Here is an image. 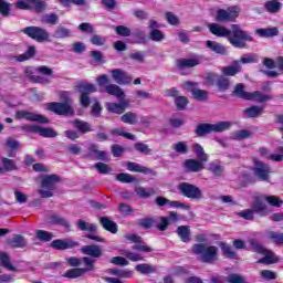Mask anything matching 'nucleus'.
<instances>
[{
    "instance_id": "f257e3e1",
    "label": "nucleus",
    "mask_w": 283,
    "mask_h": 283,
    "mask_svg": "<svg viewBox=\"0 0 283 283\" xmlns=\"http://www.w3.org/2000/svg\"><path fill=\"white\" fill-rule=\"evenodd\" d=\"M209 32L219 39H228L230 45L239 50L247 49V43H253L249 32L242 30L240 24H231V30L219 23L208 24Z\"/></svg>"
},
{
    "instance_id": "f03ea898",
    "label": "nucleus",
    "mask_w": 283,
    "mask_h": 283,
    "mask_svg": "<svg viewBox=\"0 0 283 283\" xmlns=\"http://www.w3.org/2000/svg\"><path fill=\"white\" fill-rule=\"evenodd\" d=\"M195 243L191 247V253L198 258L202 264H216L218 262V247L208 245L209 239L205 233H198L195 237Z\"/></svg>"
},
{
    "instance_id": "7ed1b4c3",
    "label": "nucleus",
    "mask_w": 283,
    "mask_h": 283,
    "mask_svg": "<svg viewBox=\"0 0 283 283\" xmlns=\"http://www.w3.org/2000/svg\"><path fill=\"white\" fill-rule=\"evenodd\" d=\"M192 151L196 154L197 159H186L184 161V169L188 174H200L205 169V163L209 161V155L205 153V148L198 143L192 145Z\"/></svg>"
},
{
    "instance_id": "20e7f679",
    "label": "nucleus",
    "mask_w": 283,
    "mask_h": 283,
    "mask_svg": "<svg viewBox=\"0 0 283 283\" xmlns=\"http://www.w3.org/2000/svg\"><path fill=\"white\" fill-rule=\"evenodd\" d=\"M271 211L269 210V207L260 197H255L254 201L251 205V209H245L241 212H238L237 216L239 218H243V220L253 221L255 220V214L260 218H266Z\"/></svg>"
},
{
    "instance_id": "39448f33",
    "label": "nucleus",
    "mask_w": 283,
    "mask_h": 283,
    "mask_svg": "<svg viewBox=\"0 0 283 283\" xmlns=\"http://www.w3.org/2000/svg\"><path fill=\"white\" fill-rule=\"evenodd\" d=\"M61 98L63 102H51L46 104L49 112L56 114V116H74V107L72 106V99L67 93H62Z\"/></svg>"
},
{
    "instance_id": "423d86ee",
    "label": "nucleus",
    "mask_w": 283,
    "mask_h": 283,
    "mask_svg": "<svg viewBox=\"0 0 283 283\" xmlns=\"http://www.w3.org/2000/svg\"><path fill=\"white\" fill-rule=\"evenodd\" d=\"M231 128V122H218L217 124L201 123L195 129L198 138H205L208 134H222Z\"/></svg>"
},
{
    "instance_id": "0eeeda50",
    "label": "nucleus",
    "mask_w": 283,
    "mask_h": 283,
    "mask_svg": "<svg viewBox=\"0 0 283 283\" xmlns=\"http://www.w3.org/2000/svg\"><path fill=\"white\" fill-rule=\"evenodd\" d=\"M61 182V177L59 175H45L42 177L41 187L42 189L38 190L41 198H52L56 185Z\"/></svg>"
},
{
    "instance_id": "6e6552de",
    "label": "nucleus",
    "mask_w": 283,
    "mask_h": 283,
    "mask_svg": "<svg viewBox=\"0 0 283 283\" xmlns=\"http://www.w3.org/2000/svg\"><path fill=\"white\" fill-rule=\"evenodd\" d=\"M206 81L211 87L216 85V91L220 92L221 94H224V92H229V90H231V80L224 75L218 76L216 73H208Z\"/></svg>"
},
{
    "instance_id": "1a4fd4ad",
    "label": "nucleus",
    "mask_w": 283,
    "mask_h": 283,
    "mask_svg": "<svg viewBox=\"0 0 283 283\" xmlns=\"http://www.w3.org/2000/svg\"><path fill=\"white\" fill-rule=\"evenodd\" d=\"M21 32L22 34H25V36H29V39L36 41V43L50 42V33L48 32V30L41 27H36V25L27 27L22 29Z\"/></svg>"
},
{
    "instance_id": "9d476101",
    "label": "nucleus",
    "mask_w": 283,
    "mask_h": 283,
    "mask_svg": "<svg viewBox=\"0 0 283 283\" xmlns=\"http://www.w3.org/2000/svg\"><path fill=\"white\" fill-rule=\"evenodd\" d=\"M84 264L85 268H73L67 270L62 277H67L69 280H76V277H83L85 273H90L91 271H94L96 264V261L92 258H84Z\"/></svg>"
},
{
    "instance_id": "9b49d317",
    "label": "nucleus",
    "mask_w": 283,
    "mask_h": 283,
    "mask_svg": "<svg viewBox=\"0 0 283 283\" xmlns=\"http://www.w3.org/2000/svg\"><path fill=\"white\" fill-rule=\"evenodd\" d=\"M240 17V8L228 7L227 9H218L214 21L217 23H235V19Z\"/></svg>"
},
{
    "instance_id": "f8f14e48",
    "label": "nucleus",
    "mask_w": 283,
    "mask_h": 283,
    "mask_svg": "<svg viewBox=\"0 0 283 283\" xmlns=\"http://www.w3.org/2000/svg\"><path fill=\"white\" fill-rule=\"evenodd\" d=\"M177 189L181 196L189 198V200H202L205 198L202 190H200L198 186L189 182H180Z\"/></svg>"
},
{
    "instance_id": "ddd939ff",
    "label": "nucleus",
    "mask_w": 283,
    "mask_h": 283,
    "mask_svg": "<svg viewBox=\"0 0 283 283\" xmlns=\"http://www.w3.org/2000/svg\"><path fill=\"white\" fill-rule=\"evenodd\" d=\"M15 8L18 10H32L40 14L41 12H45V9L48 8V3L43 0H19L15 3Z\"/></svg>"
},
{
    "instance_id": "4468645a",
    "label": "nucleus",
    "mask_w": 283,
    "mask_h": 283,
    "mask_svg": "<svg viewBox=\"0 0 283 283\" xmlns=\"http://www.w3.org/2000/svg\"><path fill=\"white\" fill-rule=\"evenodd\" d=\"M170 222H180V216H178V212L170 211L168 217H155V227L158 231H165L166 229H169Z\"/></svg>"
},
{
    "instance_id": "2eb2a0df",
    "label": "nucleus",
    "mask_w": 283,
    "mask_h": 283,
    "mask_svg": "<svg viewBox=\"0 0 283 283\" xmlns=\"http://www.w3.org/2000/svg\"><path fill=\"white\" fill-rule=\"evenodd\" d=\"M15 118L18 120L24 118V120H29L30 123H41L42 125H48V123H50V119L44 115L35 114L28 111H18L15 113Z\"/></svg>"
},
{
    "instance_id": "dca6fc26",
    "label": "nucleus",
    "mask_w": 283,
    "mask_h": 283,
    "mask_svg": "<svg viewBox=\"0 0 283 283\" xmlns=\"http://www.w3.org/2000/svg\"><path fill=\"white\" fill-rule=\"evenodd\" d=\"M77 87L81 92L80 103L82 107H87L91 103L90 94H94V92H98V87L92 83L80 84Z\"/></svg>"
},
{
    "instance_id": "f3484780",
    "label": "nucleus",
    "mask_w": 283,
    "mask_h": 283,
    "mask_svg": "<svg viewBox=\"0 0 283 283\" xmlns=\"http://www.w3.org/2000/svg\"><path fill=\"white\" fill-rule=\"evenodd\" d=\"M252 171H254V176H256V178H259L261 181H266L271 178V166L262 161L256 160Z\"/></svg>"
},
{
    "instance_id": "a211bd4d",
    "label": "nucleus",
    "mask_w": 283,
    "mask_h": 283,
    "mask_svg": "<svg viewBox=\"0 0 283 283\" xmlns=\"http://www.w3.org/2000/svg\"><path fill=\"white\" fill-rule=\"evenodd\" d=\"M81 243L72 239H55L51 242V248L55 251H67V249H76Z\"/></svg>"
},
{
    "instance_id": "6ab92c4d",
    "label": "nucleus",
    "mask_w": 283,
    "mask_h": 283,
    "mask_svg": "<svg viewBox=\"0 0 283 283\" xmlns=\"http://www.w3.org/2000/svg\"><path fill=\"white\" fill-rule=\"evenodd\" d=\"M126 239L135 243V245L132 247L133 251H142V253H151V251H154L151 247L145 245V240L138 234H129Z\"/></svg>"
},
{
    "instance_id": "aec40b11",
    "label": "nucleus",
    "mask_w": 283,
    "mask_h": 283,
    "mask_svg": "<svg viewBox=\"0 0 283 283\" xmlns=\"http://www.w3.org/2000/svg\"><path fill=\"white\" fill-rule=\"evenodd\" d=\"M126 169L132 174H144L145 176H156V170L147 168L138 163L127 161Z\"/></svg>"
},
{
    "instance_id": "412c9836",
    "label": "nucleus",
    "mask_w": 283,
    "mask_h": 283,
    "mask_svg": "<svg viewBox=\"0 0 283 283\" xmlns=\"http://www.w3.org/2000/svg\"><path fill=\"white\" fill-rule=\"evenodd\" d=\"M112 78L117 83V85H129L134 78L127 74V72L120 70V69H115L111 71Z\"/></svg>"
},
{
    "instance_id": "4be33fe9",
    "label": "nucleus",
    "mask_w": 283,
    "mask_h": 283,
    "mask_svg": "<svg viewBox=\"0 0 283 283\" xmlns=\"http://www.w3.org/2000/svg\"><path fill=\"white\" fill-rule=\"evenodd\" d=\"M275 153L276 154H269V148H259V154L260 156H263V158L272 160L273 163H283V146H279L275 149Z\"/></svg>"
},
{
    "instance_id": "5701e85b",
    "label": "nucleus",
    "mask_w": 283,
    "mask_h": 283,
    "mask_svg": "<svg viewBox=\"0 0 283 283\" xmlns=\"http://www.w3.org/2000/svg\"><path fill=\"white\" fill-rule=\"evenodd\" d=\"M200 65L199 55H193L190 59H178L176 61V67L178 70H189L190 67H198Z\"/></svg>"
},
{
    "instance_id": "b1692460",
    "label": "nucleus",
    "mask_w": 283,
    "mask_h": 283,
    "mask_svg": "<svg viewBox=\"0 0 283 283\" xmlns=\"http://www.w3.org/2000/svg\"><path fill=\"white\" fill-rule=\"evenodd\" d=\"M155 203L157 205V207H167V205H169V207H174V209L189 210V206H187L180 201H171L165 197H157L155 199Z\"/></svg>"
},
{
    "instance_id": "393cba45",
    "label": "nucleus",
    "mask_w": 283,
    "mask_h": 283,
    "mask_svg": "<svg viewBox=\"0 0 283 283\" xmlns=\"http://www.w3.org/2000/svg\"><path fill=\"white\" fill-rule=\"evenodd\" d=\"M80 251L83 255H90L91 258H101L103 255V250L97 244L84 245Z\"/></svg>"
},
{
    "instance_id": "a878e982",
    "label": "nucleus",
    "mask_w": 283,
    "mask_h": 283,
    "mask_svg": "<svg viewBox=\"0 0 283 283\" xmlns=\"http://www.w3.org/2000/svg\"><path fill=\"white\" fill-rule=\"evenodd\" d=\"M129 107V102L123 101L119 104L118 103H107L106 104V109L111 114H125V109Z\"/></svg>"
},
{
    "instance_id": "bb28decb",
    "label": "nucleus",
    "mask_w": 283,
    "mask_h": 283,
    "mask_svg": "<svg viewBox=\"0 0 283 283\" xmlns=\"http://www.w3.org/2000/svg\"><path fill=\"white\" fill-rule=\"evenodd\" d=\"M231 96H234V98H241L242 101H249L251 98V92H247V87L243 83L235 84Z\"/></svg>"
},
{
    "instance_id": "cd10ccee",
    "label": "nucleus",
    "mask_w": 283,
    "mask_h": 283,
    "mask_svg": "<svg viewBox=\"0 0 283 283\" xmlns=\"http://www.w3.org/2000/svg\"><path fill=\"white\" fill-rule=\"evenodd\" d=\"M7 244L11 249H25L28 247L25 238L21 234H14L12 238L7 239Z\"/></svg>"
},
{
    "instance_id": "c85d7f7f",
    "label": "nucleus",
    "mask_w": 283,
    "mask_h": 283,
    "mask_svg": "<svg viewBox=\"0 0 283 283\" xmlns=\"http://www.w3.org/2000/svg\"><path fill=\"white\" fill-rule=\"evenodd\" d=\"M99 224L105 231H108V233H118V224L114 220L109 219V217H101Z\"/></svg>"
},
{
    "instance_id": "c756f323",
    "label": "nucleus",
    "mask_w": 283,
    "mask_h": 283,
    "mask_svg": "<svg viewBox=\"0 0 283 283\" xmlns=\"http://www.w3.org/2000/svg\"><path fill=\"white\" fill-rule=\"evenodd\" d=\"M219 248L222 251L223 258H228L229 260H240V256H238V252L233 251V248H231V245H229L227 242H219Z\"/></svg>"
},
{
    "instance_id": "7c9ffc66",
    "label": "nucleus",
    "mask_w": 283,
    "mask_h": 283,
    "mask_svg": "<svg viewBox=\"0 0 283 283\" xmlns=\"http://www.w3.org/2000/svg\"><path fill=\"white\" fill-rule=\"evenodd\" d=\"M176 233L178 238H180L181 242H185V244H189V242H191V227L179 226Z\"/></svg>"
},
{
    "instance_id": "2f4dec72",
    "label": "nucleus",
    "mask_w": 283,
    "mask_h": 283,
    "mask_svg": "<svg viewBox=\"0 0 283 283\" xmlns=\"http://www.w3.org/2000/svg\"><path fill=\"white\" fill-rule=\"evenodd\" d=\"M206 48H208V50H211V52H214V54H220L221 56H224V54H227V48L216 41L208 40L206 42Z\"/></svg>"
},
{
    "instance_id": "473e14b6",
    "label": "nucleus",
    "mask_w": 283,
    "mask_h": 283,
    "mask_svg": "<svg viewBox=\"0 0 283 283\" xmlns=\"http://www.w3.org/2000/svg\"><path fill=\"white\" fill-rule=\"evenodd\" d=\"M255 34H258L262 39H271L280 34V29H277V27L266 28V29H256Z\"/></svg>"
},
{
    "instance_id": "72a5a7b5",
    "label": "nucleus",
    "mask_w": 283,
    "mask_h": 283,
    "mask_svg": "<svg viewBox=\"0 0 283 283\" xmlns=\"http://www.w3.org/2000/svg\"><path fill=\"white\" fill-rule=\"evenodd\" d=\"M264 112V107L252 105L243 111L245 118H258Z\"/></svg>"
},
{
    "instance_id": "f704fd0d",
    "label": "nucleus",
    "mask_w": 283,
    "mask_h": 283,
    "mask_svg": "<svg viewBox=\"0 0 283 283\" xmlns=\"http://www.w3.org/2000/svg\"><path fill=\"white\" fill-rule=\"evenodd\" d=\"M263 255L264 258L259 260V264H277V262H280V258L275 256V253L269 249L263 253Z\"/></svg>"
},
{
    "instance_id": "c9c22d12",
    "label": "nucleus",
    "mask_w": 283,
    "mask_h": 283,
    "mask_svg": "<svg viewBox=\"0 0 283 283\" xmlns=\"http://www.w3.org/2000/svg\"><path fill=\"white\" fill-rule=\"evenodd\" d=\"M222 76H235V74H240L242 72V66L235 62L233 65L224 66L221 69Z\"/></svg>"
},
{
    "instance_id": "e433bc0d",
    "label": "nucleus",
    "mask_w": 283,
    "mask_h": 283,
    "mask_svg": "<svg viewBox=\"0 0 283 283\" xmlns=\"http://www.w3.org/2000/svg\"><path fill=\"white\" fill-rule=\"evenodd\" d=\"M106 94H109V96H117V98H124L125 92H123V88L116 84H109L105 86Z\"/></svg>"
},
{
    "instance_id": "4c0bfd02",
    "label": "nucleus",
    "mask_w": 283,
    "mask_h": 283,
    "mask_svg": "<svg viewBox=\"0 0 283 283\" xmlns=\"http://www.w3.org/2000/svg\"><path fill=\"white\" fill-rule=\"evenodd\" d=\"M249 101H256V103H266V101H273L271 95H266L260 91H254L250 93Z\"/></svg>"
},
{
    "instance_id": "58836bf2",
    "label": "nucleus",
    "mask_w": 283,
    "mask_h": 283,
    "mask_svg": "<svg viewBox=\"0 0 283 283\" xmlns=\"http://www.w3.org/2000/svg\"><path fill=\"white\" fill-rule=\"evenodd\" d=\"M264 8L270 12V14H277V12L282 10V2L277 0H270L265 2Z\"/></svg>"
},
{
    "instance_id": "ea45409f",
    "label": "nucleus",
    "mask_w": 283,
    "mask_h": 283,
    "mask_svg": "<svg viewBox=\"0 0 283 283\" xmlns=\"http://www.w3.org/2000/svg\"><path fill=\"white\" fill-rule=\"evenodd\" d=\"M73 126L76 130H78L82 134H88V132H92V125H90V123L84 122L82 119L73 120Z\"/></svg>"
},
{
    "instance_id": "a19ab883",
    "label": "nucleus",
    "mask_w": 283,
    "mask_h": 283,
    "mask_svg": "<svg viewBox=\"0 0 283 283\" xmlns=\"http://www.w3.org/2000/svg\"><path fill=\"white\" fill-rule=\"evenodd\" d=\"M50 222H51V224H59L60 227H64V229H67V231H70V229L72 227L70 224V222L67 221V219L60 217L57 214H52L50 217Z\"/></svg>"
},
{
    "instance_id": "79ce46f5",
    "label": "nucleus",
    "mask_w": 283,
    "mask_h": 283,
    "mask_svg": "<svg viewBox=\"0 0 283 283\" xmlns=\"http://www.w3.org/2000/svg\"><path fill=\"white\" fill-rule=\"evenodd\" d=\"M77 229L80 231H88L90 233H96L97 227L95 223H87L86 221L78 219Z\"/></svg>"
},
{
    "instance_id": "37998d69",
    "label": "nucleus",
    "mask_w": 283,
    "mask_h": 283,
    "mask_svg": "<svg viewBox=\"0 0 283 283\" xmlns=\"http://www.w3.org/2000/svg\"><path fill=\"white\" fill-rule=\"evenodd\" d=\"M135 271H137V273H142V275H149L151 273H156V268L151 264L140 263L135 266Z\"/></svg>"
},
{
    "instance_id": "c03bdc74",
    "label": "nucleus",
    "mask_w": 283,
    "mask_h": 283,
    "mask_svg": "<svg viewBox=\"0 0 283 283\" xmlns=\"http://www.w3.org/2000/svg\"><path fill=\"white\" fill-rule=\"evenodd\" d=\"M34 56H36V48L28 46L24 53L18 55V61L23 63V61H30V59H34Z\"/></svg>"
},
{
    "instance_id": "a18cd8bd",
    "label": "nucleus",
    "mask_w": 283,
    "mask_h": 283,
    "mask_svg": "<svg viewBox=\"0 0 283 283\" xmlns=\"http://www.w3.org/2000/svg\"><path fill=\"white\" fill-rule=\"evenodd\" d=\"M38 134L43 138H56V136H59V133H56V130L53 128L40 126H38Z\"/></svg>"
},
{
    "instance_id": "49530a36",
    "label": "nucleus",
    "mask_w": 283,
    "mask_h": 283,
    "mask_svg": "<svg viewBox=\"0 0 283 283\" xmlns=\"http://www.w3.org/2000/svg\"><path fill=\"white\" fill-rule=\"evenodd\" d=\"M1 163H2L3 171H8V172L17 171V161H14V159H10L8 157H2Z\"/></svg>"
},
{
    "instance_id": "de8ad7c7",
    "label": "nucleus",
    "mask_w": 283,
    "mask_h": 283,
    "mask_svg": "<svg viewBox=\"0 0 283 283\" xmlns=\"http://www.w3.org/2000/svg\"><path fill=\"white\" fill-rule=\"evenodd\" d=\"M109 275H116V277L129 279L134 275V272L129 270H120L117 268H113L108 270Z\"/></svg>"
},
{
    "instance_id": "09e8293b",
    "label": "nucleus",
    "mask_w": 283,
    "mask_h": 283,
    "mask_svg": "<svg viewBox=\"0 0 283 283\" xmlns=\"http://www.w3.org/2000/svg\"><path fill=\"white\" fill-rule=\"evenodd\" d=\"M0 264L4 269H8V271H17V268H14L10 261V255L6 252H0Z\"/></svg>"
},
{
    "instance_id": "8fccbe9b",
    "label": "nucleus",
    "mask_w": 283,
    "mask_h": 283,
    "mask_svg": "<svg viewBox=\"0 0 283 283\" xmlns=\"http://www.w3.org/2000/svg\"><path fill=\"white\" fill-rule=\"evenodd\" d=\"M135 193H137L139 198L147 199V198H151V196H155L156 190L154 188L139 187V188H135Z\"/></svg>"
},
{
    "instance_id": "3c124183",
    "label": "nucleus",
    "mask_w": 283,
    "mask_h": 283,
    "mask_svg": "<svg viewBox=\"0 0 283 283\" xmlns=\"http://www.w3.org/2000/svg\"><path fill=\"white\" fill-rule=\"evenodd\" d=\"M191 94L195 101H201V102L209 101V92L205 90L192 88Z\"/></svg>"
},
{
    "instance_id": "603ef678",
    "label": "nucleus",
    "mask_w": 283,
    "mask_h": 283,
    "mask_svg": "<svg viewBox=\"0 0 283 283\" xmlns=\"http://www.w3.org/2000/svg\"><path fill=\"white\" fill-rule=\"evenodd\" d=\"M116 180L123 182V185H130V182H137L136 177L127 172H119L116 175Z\"/></svg>"
},
{
    "instance_id": "864d4df0",
    "label": "nucleus",
    "mask_w": 283,
    "mask_h": 283,
    "mask_svg": "<svg viewBox=\"0 0 283 283\" xmlns=\"http://www.w3.org/2000/svg\"><path fill=\"white\" fill-rule=\"evenodd\" d=\"M120 120L126 125H136V123H138V115H136V113L127 112L120 116Z\"/></svg>"
},
{
    "instance_id": "5fc2aeb1",
    "label": "nucleus",
    "mask_w": 283,
    "mask_h": 283,
    "mask_svg": "<svg viewBox=\"0 0 283 283\" xmlns=\"http://www.w3.org/2000/svg\"><path fill=\"white\" fill-rule=\"evenodd\" d=\"M138 227H142V229H151L153 227H156V217H146L139 219Z\"/></svg>"
},
{
    "instance_id": "6e6d98bb",
    "label": "nucleus",
    "mask_w": 283,
    "mask_h": 283,
    "mask_svg": "<svg viewBox=\"0 0 283 283\" xmlns=\"http://www.w3.org/2000/svg\"><path fill=\"white\" fill-rule=\"evenodd\" d=\"M12 8H14L13 3H10L6 0H0V14H1V17H10V12H12Z\"/></svg>"
},
{
    "instance_id": "4d7b16f0",
    "label": "nucleus",
    "mask_w": 283,
    "mask_h": 283,
    "mask_svg": "<svg viewBox=\"0 0 283 283\" xmlns=\"http://www.w3.org/2000/svg\"><path fill=\"white\" fill-rule=\"evenodd\" d=\"M263 198H264L265 202H268V205H270V207L280 208L283 205V200L280 197H277V196L265 195Z\"/></svg>"
},
{
    "instance_id": "13d9d810",
    "label": "nucleus",
    "mask_w": 283,
    "mask_h": 283,
    "mask_svg": "<svg viewBox=\"0 0 283 283\" xmlns=\"http://www.w3.org/2000/svg\"><path fill=\"white\" fill-rule=\"evenodd\" d=\"M249 242L253 253H259L260 255H263V253L268 250L261 242L255 239H250Z\"/></svg>"
},
{
    "instance_id": "bf43d9fd",
    "label": "nucleus",
    "mask_w": 283,
    "mask_h": 283,
    "mask_svg": "<svg viewBox=\"0 0 283 283\" xmlns=\"http://www.w3.org/2000/svg\"><path fill=\"white\" fill-rule=\"evenodd\" d=\"M71 34L72 31L63 25L57 27L54 31L55 39H67V36H71Z\"/></svg>"
},
{
    "instance_id": "052dcab7",
    "label": "nucleus",
    "mask_w": 283,
    "mask_h": 283,
    "mask_svg": "<svg viewBox=\"0 0 283 283\" xmlns=\"http://www.w3.org/2000/svg\"><path fill=\"white\" fill-rule=\"evenodd\" d=\"M35 238L41 242H52L54 234L52 232H48L45 230H38L35 233Z\"/></svg>"
},
{
    "instance_id": "680f3d73",
    "label": "nucleus",
    "mask_w": 283,
    "mask_h": 283,
    "mask_svg": "<svg viewBox=\"0 0 283 283\" xmlns=\"http://www.w3.org/2000/svg\"><path fill=\"white\" fill-rule=\"evenodd\" d=\"M269 238L276 247H283V233L270 231Z\"/></svg>"
},
{
    "instance_id": "e2e57ef3",
    "label": "nucleus",
    "mask_w": 283,
    "mask_h": 283,
    "mask_svg": "<svg viewBox=\"0 0 283 283\" xmlns=\"http://www.w3.org/2000/svg\"><path fill=\"white\" fill-rule=\"evenodd\" d=\"M174 150L177 154H182V155H187L189 154V145L187 144V142H178L174 145Z\"/></svg>"
},
{
    "instance_id": "0e129e2a",
    "label": "nucleus",
    "mask_w": 283,
    "mask_h": 283,
    "mask_svg": "<svg viewBox=\"0 0 283 283\" xmlns=\"http://www.w3.org/2000/svg\"><path fill=\"white\" fill-rule=\"evenodd\" d=\"M134 149L139 151V154H145L146 156H151V150L149 149V145L145 143H136L134 145Z\"/></svg>"
},
{
    "instance_id": "69168bd1",
    "label": "nucleus",
    "mask_w": 283,
    "mask_h": 283,
    "mask_svg": "<svg viewBox=\"0 0 283 283\" xmlns=\"http://www.w3.org/2000/svg\"><path fill=\"white\" fill-rule=\"evenodd\" d=\"M175 105L177 109L182 112V109H185L187 105H189V98H187L186 96H178L175 98Z\"/></svg>"
},
{
    "instance_id": "338daca9",
    "label": "nucleus",
    "mask_w": 283,
    "mask_h": 283,
    "mask_svg": "<svg viewBox=\"0 0 283 283\" xmlns=\"http://www.w3.org/2000/svg\"><path fill=\"white\" fill-rule=\"evenodd\" d=\"M149 39L150 41L160 42L165 39V34L158 29H153L149 33Z\"/></svg>"
},
{
    "instance_id": "774afa93",
    "label": "nucleus",
    "mask_w": 283,
    "mask_h": 283,
    "mask_svg": "<svg viewBox=\"0 0 283 283\" xmlns=\"http://www.w3.org/2000/svg\"><path fill=\"white\" fill-rule=\"evenodd\" d=\"M227 282L229 283H249L248 280L240 274H229Z\"/></svg>"
}]
</instances>
